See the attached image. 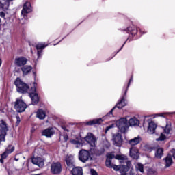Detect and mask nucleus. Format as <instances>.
<instances>
[{"mask_svg": "<svg viewBox=\"0 0 175 175\" xmlns=\"http://www.w3.org/2000/svg\"><path fill=\"white\" fill-rule=\"evenodd\" d=\"M31 54L33 53V51H32V49H31Z\"/></svg>", "mask_w": 175, "mask_h": 175, "instance_id": "49", "label": "nucleus"}, {"mask_svg": "<svg viewBox=\"0 0 175 175\" xmlns=\"http://www.w3.org/2000/svg\"><path fill=\"white\" fill-rule=\"evenodd\" d=\"M126 106V103L125 102V98L123 97L116 105L115 107H113L106 116L105 117H113V111L116 107L118 109H122V107H125Z\"/></svg>", "mask_w": 175, "mask_h": 175, "instance_id": "9", "label": "nucleus"}, {"mask_svg": "<svg viewBox=\"0 0 175 175\" xmlns=\"http://www.w3.org/2000/svg\"><path fill=\"white\" fill-rule=\"evenodd\" d=\"M36 117H38L39 120H44V118H46V112L42 109H39L37 111Z\"/></svg>", "mask_w": 175, "mask_h": 175, "instance_id": "26", "label": "nucleus"}, {"mask_svg": "<svg viewBox=\"0 0 175 175\" xmlns=\"http://www.w3.org/2000/svg\"><path fill=\"white\" fill-rule=\"evenodd\" d=\"M72 175H83V168L81 167H72Z\"/></svg>", "mask_w": 175, "mask_h": 175, "instance_id": "22", "label": "nucleus"}, {"mask_svg": "<svg viewBox=\"0 0 175 175\" xmlns=\"http://www.w3.org/2000/svg\"><path fill=\"white\" fill-rule=\"evenodd\" d=\"M16 120H17L16 125H18V124H20V116H17Z\"/></svg>", "mask_w": 175, "mask_h": 175, "instance_id": "44", "label": "nucleus"}, {"mask_svg": "<svg viewBox=\"0 0 175 175\" xmlns=\"http://www.w3.org/2000/svg\"><path fill=\"white\" fill-rule=\"evenodd\" d=\"M66 165L69 169H72L75 167V159H73V156L72 154H68L66 156L65 159Z\"/></svg>", "mask_w": 175, "mask_h": 175, "instance_id": "14", "label": "nucleus"}, {"mask_svg": "<svg viewBox=\"0 0 175 175\" xmlns=\"http://www.w3.org/2000/svg\"><path fill=\"white\" fill-rule=\"evenodd\" d=\"M31 162L33 165H37L38 167H43L44 166V159L42 157H33L31 159Z\"/></svg>", "mask_w": 175, "mask_h": 175, "instance_id": "13", "label": "nucleus"}, {"mask_svg": "<svg viewBox=\"0 0 175 175\" xmlns=\"http://www.w3.org/2000/svg\"><path fill=\"white\" fill-rule=\"evenodd\" d=\"M33 75H34V77H36V73L33 72Z\"/></svg>", "mask_w": 175, "mask_h": 175, "instance_id": "48", "label": "nucleus"}, {"mask_svg": "<svg viewBox=\"0 0 175 175\" xmlns=\"http://www.w3.org/2000/svg\"><path fill=\"white\" fill-rule=\"evenodd\" d=\"M62 129L63 131H65L66 132H69V129H68L65 126H62Z\"/></svg>", "mask_w": 175, "mask_h": 175, "instance_id": "43", "label": "nucleus"}, {"mask_svg": "<svg viewBox=\"0 0 175 175\" xmlns=\"http://www.w3.org/2000/svg\"><path fill=\"white\" fill-rule=\"evenodd\" d=\"M27 62H28V59H27V58L24 57H16L14 59V64L18 68H22L24 66L27 65Z\"/></svg>", "mask_w": 175, "mask_h": 175, "instance_id": "11", "label": "nucleus"}, {"mask_svg": "<svg viewBox=\"0 0 175 175\" xmlns=\"http://www.w3.org/2000/svg\"><path fill=\"white\" fill-rule=\"evenodd\" d=\"M2 66V59L0 58V68Z\"/></svg>", "mask_w": 175, "mask_h": 175, "instance_id": "47", "label": "nucleus"}, {"mask_svg": "<svg viewBox=\"0 0 175 175\" xmlns=\"http://www.w3.org/2000/svg\"><path fill=\"white\" fill-rule=\"evenodd\" d=\"M112 142L116 147L122 146V136L120 133L113 134L112 136Z\"/></svg>", "mask_w": 175, "mask_h": 175, "instance_id": "10", "label": "nucleus"}, {"mask_svg": "<svg viewBox=\"0 0 175 175\" xmlns=\"http://www.w3.org/2000/svg\"><path fill=\"white\" fill-rule=\"evenodd\" d=\"M130 156L133 159H139V149L135 146L130 148Z\"/></svg>", "mask_w": 175, "mask_h": 175, "instance_id": "17", "label": "nucleus"}, {"mask_svg": "<svg viewBox=\"0 0 175 175\" xmlns=\"http://www.w3.org/2000/svg\"><path fill=\"white\" fill-rule=\"evenodd\" d=\"M70 143L76 146L77 148H79L83 146V141L81 140V139H79V138H76L75 139H71Z\"/></svg>", "mask_w": 175, "mask_h": 175, "instance_id": "20", "label": "nucleus"}, {"mask_svg": "<svg viewBox=\"0 0 175 175\" xmlns=\"http://www.w3.org/2000/svg\"><path fill=\"white\" fill-rule=\"evenodd\" d=\"M90 173L92 175H98V172H96V171H95V170H94V169H92L90 170Z\"/></svg>", "mask_w": 175, "mask_h": 175, "instance_id": "40", "label": "nucleus"}, {"mask_svg": "<svg viewBox=\"0 0 175 175\" xmlns=\"http://www.w3.org/2000/svg\"><path fill=\"white\" fill-rule=\"evenodd\" d=\"M125 31H127V33H129V32H131V35H136V33H137V29L135 27H128Z\"/></svg>", "mask_w": 175, "mask_h": 175, "instance_id": "28", "label": "nucleus"}, {"mask_svg": "<svg viewBox=\"0 0 175 175\" xmlns=\"http://www.w3.org/2000/svg\"><path fill=\"white\" fill-rule=\"evenodd\" d=\"M111 128H114V124H111L110 126H107L106 129H105V133L108 132V131H110V129H111Z\"/></svg>", "mask_w": 175, "mask_h": 175, "instance_id": "36", "label": "nucleus"}, {"mask_svg": "<svg viewBox=\"0 0 175 175\" xmlns=\"http://www.w3.org/2000/svg\"><path fill=\"white\" fill-rule=\"evenodd\" d=\"M128 124L129 126H137L140 124V121H139L136 118H133L129 120Z\"/></svg>", "mask_w": 175, "mask_h": 175, "instance_id": "21", "label": "nucleus"}, {"mask_svg": "<svg viewBox=\"0 0 175 175\" xmlns=\"http://www.w3.org/2000/svg\"><path fill=\"white\" fill-rule=\"evenodd\" d=\"M14 109L18 113H23L25 111V109H27V104L23 101L21 99H17L14 103Z\"/></svg>", "mask_w": 175, "mask_h": 175, "instance_id": "4", "label": "nucleus"}, {"mask_svg": "<svg viewBox=\"0 0 175 175\" xmlns=\"http://www.w3.org/2000/svg\"><path fill=\"white\" fill-rule=\"evenodd\" d=\"M155 129H157V124L153 121H150L148 124L147 133L149 135H154L155 133Z\"/></svg>", "mask_w": 175, "mask_h": 175, "instance_id": "15", "label": "nucleus"}, {"mask_svg": "<svg viewBox=\"0 0 175 175\" xmlns=\"http://www.w3.org/2000/svg\"><path fill=\"white\" fill-rule=\"evenodd\" d=\"M170 131H172V124L169 122H167L166 126L164 129V132L167 135H169V133H170Z\"/></svg>", "mask_w": 175, "mask_h": 175, "instance_id": "29", "label": "nucleus"}, {"mask_svg": "<svg viewBox=\"0 0 175 175\" xmlns=\"http://www.w3.org/2000/svg\"><path fill=\"white\" fill-rule=\"evenodd\" d=\"M15 160L18 161V159H15Z\"/></svg>", "mask_w": 175, "mask_h": 175, "instance_id": "50", "label": "nucleus"}, {"mask_svg": "<svg viewBox=\"0 0 175 175\" xmlns=\"http://www.w3.org/2000/svg\"><path fill=\"white\" fill-rule=\"evenodd\" d=\"M42 53V51H38L37 52V55H38V57L39 58L40 57V54Z\"/></svg>", "mask_w": 175, "mask_h": 175, "instance_id": "45", "label": "nucleus"}, {"mask_svg": "<svg viewBox=\"0 0 175 175\" xmlns=\"http://www.w3.org/2000/svg\"><path fill=\"white\" fill-rule=\"evenodd\" d=\"M112 159H113V155L109 154L107 157V160L105 162V165H106L107 167H109V169H111V167L114 165V164L111 163Z\"/></svg>", "mask_w": 175, "mask_h": 175, "instance_id": "25", "label": "nucleus"}, {"mask_svg": "<svg viewBox=\"0 0 175 175\" xmlns=\"http://www.w3.org/2000/svg\"><path fill=\"white\" fill-rule=\"evenodd\" d=\"M116 126L122 133H125L128 128H129V124H128V120L126 118H121L116 122Z\"/></svg>", "mask_w": 175, "mask_h": 175, "instance_id": "3", "label": "nucleus"}, {"mask_svg": "<svg viewBox=\"0 0 175 175\" xmlns=\"http://www.w3.org/2000/svg\"><path fill=\"white\" fill-rule=\"evenodd\" d=\"M147 174L148 175H157V171L155 170L149 168V169H148Z\"/></svg>", "mask_w": 175, "mask_h": 175, "instance_id": "34", "label": "nucleus"}, {"mask_svg": "<svg viewBox=\"0 0 175 175\" xmlns=\"http://www.w3.org/2000/svg\"><path fill=\"white\" fill-rule=\"evenodd\" d=\"M32 12V9L31 8V3L26 2L23 8V10L21 11V14L23 16V17H25L28 13H31Z\"/></svg>", "mask_w": 175, "mask_h": 175, "instance_id": "12", "label": "nucleus"}, {"mask_svg": "<svg viewBox=\"0 0 175 175\" xmlns=\"http://www.w3.org/2000/svg\"><path fill=\"white\" fill-rule=\"evenodd\" d=\"M63 138L64 142H68V140L69 139V137L66 134H64L63 135Z\"/></svg>", "mask_w": 175, "mask_h": 175, "instance_id": "39", "label": "nucleus"}, {"mask_svg": "<svg viewBox=\"0 0 175 175\" xmlns=\"http://www.w3.org/2000/svg\"><path fill=\"white\" fill-rule=\"evenodd\" d=\"M21 71L23 72V76H27L29 73L31 72V70H32V66L29 65L23 66L21 67Z\"/></svg>", "mask_w": 175, "mask_h": 175, "instance_id": "19", "label": "nucleus"}, {"mask_svg": "<svg viewBox=\"0 0 175 175\" xmlns=\"http://www.w3.org/2000/svg\"><path fill=\"white\" fill-rule=\"evenodd\" d=\"M173 114H175V112H174Z\"/></svg>", "mask_w": 175, "mask_h": 175, "instance_id": "51", "label": "nucleus"}, {"mask_svg": "<svg viewBox=\"0 0 175 175\" xmlns=\"http://www.w3.org/2000/svg\"><path fill=\"white\" fill-rule=\"evenodd\" d=\"M62 172V165L59 162H53L51 165L52 174H59Z\"/></svg>", "mask_w": 175, "mask_h": 175, "instance_id": "5", "label": "nucleus"}, {"mask_svg": "<svg viewBox=\"0 0 175 175\" xmlns=\"http://www.w3.org/2000/svg\"><path fill=\"white\" fill-rule=\"evenodd\" d=\"M85 142H87L91 147H95L96 146V137L92 134V133H88L84 137Z\"/></svg>", "mask_w": 175, "mask_h": 175, "instance_id": "6", "label": "nucleus"}, {"mask_svg": "<svg viewBox=\"0 0 175 175\" xmlns=\"http://www.w3.org/2000/svg\"><path fill=\"white\" fill-rule=\"evenodd\" d=\"M165 139H166V136L163 133H161L160 137L157 139V141L163 142V140H165Z\"/></svg>", "mask_w": 175, "mask_h": 175, "instance_id": "35", "label": "nucleus"}, {"mask_svg": "<svg viewBox=\"0 0 175 175\" xmlns=\"http://www.w3.org/2000/svg\"><path fill=\"white\" fill-rule=\"evenodd\" d=\"M171 154H172L174 159H175V149H172L171 150Z\"/></svg>", "mask_w": 175, "mask_h": 175, "instance_id": "41", "label": "nucleus"}, {"mask_svg": "<svg viewBox=\"0 0 175 175\" xmlns=\"http://www.w3.org/2000/svg\"><path fill=\"white\" fill-rule=\"evenodd\" d=\"M164 161L165 162L166 167H170V166H172V164L173 163V159H172V154H167Z\"/></svg>", "mask_w": 175, "mask_h": 175, "instance_id": "23", "label": "nucleus"}, {"mask_svg": "<svg viewBox=\"0 0 175 175\" xmlns=\"http://www.w3.org/2000/svg\"><path fill=\"white\" fill-rule=\"evenodd\" d=\"M8 155H9V153H7L5 151L3 154H1V159H0V163H3L4 162L3 159H6Z\"/></svg>", "mask_w": 175, "mask_h": 175, "instance_id": "31", "label": "nucleus"}, {"mask_svg": "<svg viewBox=\"0 0 175 175\" xmlns=\"http://www.w3.org/2000/svg\"><path fill=\"white\" fill-rule=\"evenodd\" d=\"M14 84L16 87L17 92L21 94H26V92H28V90H29V86L19 78L16 79Z\"/></svg>", "mask_w": 175, "mask_h": 175, "instance_id": "2", "label": "nucleus"}, {"mask_svg": "<svg viewBox=\"0 0 175 175\" xmlns=\"http://www.w3.org/2000/svg\"><path fill=\"white\" fill-rule=\"evenodd\" d=\"M91 156L90 155V152L86 150H81L79 152V159L81 162L85 163L90 159Z\"/></svg>", "mask_w": 175, "mask_h": 175, "instance_id": "7", "label": "nucleus"}, {"mask_svg": "<svg viewBox=\"0 0 175 175\" xmlns=\"http://www.w3.org/2000/svg\"><path fill=\"white\" fill-rule=\"evenodd\" d=\"M45 47H47V45H46L44 43H38L36 46V48L37 50H43Z\"/></svg>", "mask_w": 175, "mask_h": 175, "instance_id": "32", "label": "nucleus"}, {"mask_svg": "<svg viewBox=\"0 0 175 175\" xmlns=\"http://www.w3.org/2000/svg\"><path fill=\"white\" fill-rule=\"evenodd\" d=\"M54 129L53 128H49L42 131V136H46V137H51L54 135Z\"/></svg>", "mask_w": 175, "mask_h": 175, "instance_id": "18", "label": "nucleus"}, {"mask_svg": "<svg viewBox=\"0 0 175 175\" xmlns=\"http://www.w3.org/2000/svg\"><path fill=\"white\" fill-rule=\"evenodd\" d=\"M116 159L120 161V163H124V165H113L111 169H113L116 172L120 170V173H126L128 170L131 168V161H128L126 156L124 154H118L115 157Z\"/></svg>", "mask_w": 175, "mask_h": 175, "instance_id": "1", "label": "nucleus"}, {"mask_svg": "<svg viewBox=\"0 0 175 175\" xmlns=\"http://www.w3.org/2000/svg\"><path fill=\"white\" fill-rule=\"evenodd\" d=\"M135 169L137 172H140L141 173H144V166L143 164L138 163L135 165Z\"/></svg>", "mask_w": 175, "mask_h": 175, "instance_id": "30", "label": "nucleus"}, {"mask_svg": "<svg viewBox=\"0 0 175 175\" xmlns=\"http://www.w3.org/2000/svg\"><path fill=\"white\" fill-rule=\"evenodd\" d=\"M163 157V148H157L155 152V157L161 159Z\"/></svg>", "mask_w": 175, "mask_h": 175, "instance_id": "24", "label": "nucleus"}, {"mask_svg": "<svg viewBox=\"0 0 175 175\" xmlns=\"http://www.w3.org/2000/svg\"><path fill=\"white\" fill-rule=\"evenodd\" d=\"M103 121L102 118L98 119H94L93 120L89 121L86 122L87 125L91 126V125H95V124H100Z\"/></svg>", "mask_w": 175, "mask_h": 175, "instance_id": "27", "label": "nucleus"}, {"mask_svg": "<svg viewBox=\"0 0 175 175\" xmlns=\"http://www.w3.org/2000/svg\"><path fill=\"white\" fill-rule=\"evenodd\" d=\"M13 151H14V147L12 146H8L6 148L5 152L9 154H12V152H13Z\"/></svg>", "mask_w": 175, "mask_h": 175, "instance_id": "33", "label": "nucleus"}, {"mask_svg": "<svg viewBox=\"0 0 175 175\" xmlns=\"http://www.w3.org/2000/svg\"><path fill=\"white\" fill-rule=\"evenodd\" d=\"M105 152V149H102L101 150H98L96 152V155H102Z\"/></svg>", "mask_w": 175, "mask_h": 175, "instance_id": "38", "label": "nucleus"}, {"mask_svg": "<svg viewBox=\"0 0 175 175\" xmlns=\"http://www.w3.org/2000/svg\"><path fill=\"white\" fill-rule=\"evenodd\" d=\"M156 117H163V113L157 114Z\"/></svg>", "mask_w": 175, "mask_h": 175, "instance_id": "46", "label": "nucleus"}, {"mask_svg": "<svg viewBox=\"0 0 175 175\" xmlns=\"http://www.w3.org/2000/svg\"><path fill=\"white\" fill-rule=\"evenodd\" d=\"M141 142H142V137L137 136L131 139H129L128 141V143L129 145L131 146V147H135V146H137V144H139Z\"/></svg>", "mask_w": 175, "mask_h": 175, "instance_id": "16", "label": "nucleus"}, {"mask_svg": "<svg viewBox=\"0 0 175 175\" xmlns=\"http://www.w3.org/2000/svg\"><path fill=\"white\" fill-rule=\"evenodd\" d=\"M5 16H6V14H5V12H0V17L5 18Z\"/></svg>", "mask_w": 175, "mask_h": 175, "instance_id": "42", "label": "nucleus"}, {"mask_svg": "<svg viewBox=\"0 0 175 175\" xmlns=\"http://www.w3.org/2000/svg\"><path fill=\"white\" fill-rule=\"evenodd\" d=\"M36 83H34V87L31 88V92L29 93V96L32 101V105H38L39 103V96L36 94V87L35 86Z\"/></svg>", "mask_w": 175, "mask_h": 175, "instance_id": "8", "label": "nucleus"}, {"mask_svg": "<svg viewBox=\"0 0 175 175\" xmlns=\"http://www.w3.org/2000/svg\"><path fill=\"white\" fill-rule=\"evenodd\" d=\"M133 81V78L131 77V79L129 80V82L128 83L127 88L125 91L124 95H126V92H128V88H129V85H131V82Z\"/></svg>", "mask_w": 175, "mask_h": 175, "instance_id": "37", "label": "nucleus"}]
</instances>
